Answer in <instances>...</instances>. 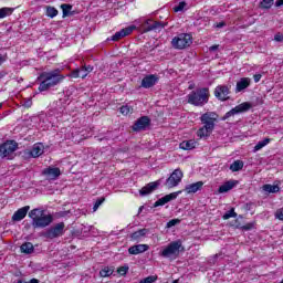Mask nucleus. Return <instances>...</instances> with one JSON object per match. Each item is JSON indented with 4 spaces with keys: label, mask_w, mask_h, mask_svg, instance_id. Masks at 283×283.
Listing matches in <instances>:
<instances>
[{
    "label": "nucleus",
    "mask_w": 283,
    "mask_h": 283,
    "mask_svg": "<svg viewBox=\"0 0 283 283\" xmlns=\"http://www.w3.org/2000/svg\"><path fill=\"white\" fill-rule=\"evenodd\" d=\"M134 30H136V27L134 25L122 29L111 38V41H120V39H124V36H129V34H132Z\"/></svg>",
    "instance_id": "obj_16"
},
{
    "label": "nucleus",
    "mask_w": 283,
    "mask_h": 283,
    "mask_svg": "<svg viewBox=\"0 0 283 283\" xmlns=\"http://www.w3.org/2000/svg\"><path fill=\"white\" fill-rule=\"evenodd\" d=\"M274 41H276V43H282L283 41V34L282 33H276L274 35Z\"/></svg>",
    "instance_id": "obj_47"
},
{
    "label": "nucleus",
    "mask_w": 283,
    "mask_h": 283,
    "mask_svg": "<svg viewBox=\"0 0 283 283\" xmlns=\"http://www.w3.org/2000/svg\"><path fill=\"white\" fill-rule=\"evenodd\" d=\"M104 202H105V198L97 199L94 203L93 211H98V207H101V205H103Z\"/></svg>",
    "instance_id": "obj_41"
},
{
    "label": "nucleus",
    "mask_w": 283,
    "mask_h": 283,
    "mask_svg": "<svg viewBox=\"0 0 283 283\" xmlns=\"http://www.w3.org/2000/svg\"><path fill=\"white\" fill-rule=\"evenodd\" d=\"M28 211H30V206L18 209L11 218L12 222H21V220L25 219V216H28Z\"/></svg>",
    "instance_id": "obj_18"
},
{
    "label": "nucleus",
    "mask_w": 283,
    "mask_h": 283,
    "mask_svg": "<svg viewBox=\"0 0 283 283\" xmlns=\"http://www.w3.org/2000/svg\"><path fill=\"white\" fill-rule=\"evenodd\" d=\"M23 107H27V108L32 107V99L31 98L24 99Z\"/></svg>",
    "instance_id": "obj_48"
},
{
    "label": "nucleus",
    "mask_w": 283,
    "mask_h": 283,
    "mask_svg": "<svg viewBox=\"0 0 283 283\" xmlns=\"http://www.w3.org/2000/svg\"><path fill=\"white\" fill-rule=\"evenodd\" d=\"M262 189H263V191H265V193L280 192V186H277V185L265 184V185H263Z\"/></svg>",
    "instance_id": "obj_26"
},
{
    "label": "nucleus",
    "mask_w": 283,
    "mask_h": 283,
    "mask_svg": "<svg viewBox=\"0 0 283 283\" xmlns=\"http://www.w3.org/2000/svg\"><path fill=\"white\" fill-rule=\"evenodd\" d=\"M4 62H6V57L0 56V65H3Z\"/></svg>",
    "instance_id": "obj_54"
},
{
    "label": "nucleus",
    "mask_w": 283,
    "mask_h": 283,
    "mask_svg": "<svg viewBox=\"0 0 283 283\" xmlns=\"http://www.w3.org/2000/svg\"><path fill=\"white\" fill-rule=\"evenodd\" d=\"M230 94H231L230 84H221L214 88V96L218 101H221V102L229 101L231 98Z\"/></svg>",
    "instance_id": "obj_10"
},
{
    "label": "nucleus",
    "mask_w": 283,
    "mask_h": 283,
    "mask_svg": "<svg viewBox=\"0 0 283 283\" xmlns=\"http://www.w3.org/2000/svg\"><path fill=\"white\" fill-rule=\"evenodd\" d=\"M119 112L120 114H123V116H127L128 114H132V107L125 105V106H122L119 108Z\"/></svg>",
    "instance_id": "obj_39"
},
{
    "label": "nucleus",
    "mask_w": 283,
    "mask_h": 283,
    "mask_svg": "<svg viewBox=\"0 0 283 283\" xmlns=\"http://www.w3.org/2000/svg\"><path fill=\"white\" fill-rule=\"evenodd\" d=\"M273 3H275V0H262L259 8L261 10H271V8H273Z\"/></svg>",
    "instance_id": "obj_31"
},
{
    "label": "nucleus",
    "mask_w": 283,
    "mask_h": 283,
    "mask_svg": "<svg viewBox=\"0 0 283 283\" xmlns=\"http://www.w3.org/2000/svg\"><path fill=\"white\" fill-rule=\"evenodd\" d=\"M114 273V268L113 266H105L99 271L101 277H109Z\"/></svg>",
    "instance_id": "obj_33"
},
{
    "label": "nucleus",
    "mask_w": 283,
    "mask_h": 283,
    "mask_svg": "<svg viewBox=\"0 0 283 283\" xmlns=\"http://www.w3.org/2000/svg\"><path fill=\"white\" fill-rule=\"evenodd\" d=\"M80 73H81L80 69H75V70H73V71L70 73V76H71V78H81V77H80Z\"/></svg>",
    "instance_id": "obj_44"
},
{
    "label": "nucleus",
    "mask_w": 283,
    "mask_h": 283,
    "mask_svg": "<svg viewBox=\"0 0 283 283\" xmlns=\"http://www.w3.org/2000/svg\"><path fill=\"white\" fill-rule=\"evenodd\" d=\"M282 6H283V0H276L275 1V7L276 8H282Z\"/></svg>",
    "instance_id": "obj_53"
},
{
    "label": "nucleus",
    "mask_w": 283,
    "mask_h": 283,
    "mask_svg": "<svg viewBox=\"0 0 283 283\" xmlns=\"http://www.w3.org/2000/svg\"><path fill=\"white\" fill-rule=\"evenodd\" d=\"M14 12V9L10 7H3L0 9V19H6V17H10Z\"/></svg>",
    "instance_id": "obj_32"
},
{
    "label": "nucleus",
    "mask_w": 283,
    "mask_h": 283,
    "mask_svg": "<svg viewBox=\"0 0 283 283\" xmlns=\"http://www.w3.org/2000/svg\"><path fill=\"white\" fill-rule=\"evenodd\" d=\"M253 80H254V83H260V81L262 80V74H254Z\"/></svg>",
    "instance_id": "obj_49"
},
{
    "label": "nucleus",
    "mask_w": 283,
    "mask_h": 283,
    "mask_svg": "<svg viewBox=\"0 0 283 283\" xmlns=\"http://www.w3.org/2000/svg\"><path fill=\"white\" fill-rule=\"evenodd\" d=\"M178 193L179 192H171L169 195H166L165 197L158 199L155 203L154 207H165V205H167V202H171V200H176V198H178Z\"/></svg>",
    "instance_id": "obj_20"
},
{
    "label": "nucleus",
    "mask_w": 283,
    "mask_h": 283,
    "mask_svg": "<svg viewBox=\"0 0 283 283\" xmlns=\"http://www.w3.org/2000/svg\"><path fill=\"white\" fill-rule=\"evenodd\" d=\"M202 127L197 130L198 138H209L216 129V123H218V114L213 112H207L200 116Z\"/></svg>",
    "instance_id": "obj_2"
},
{
    "label": "nucleus",
    "mask_w": 283,
    "mask_h": 283,
    "mask_svg": "<svg viewBox=\"0 0 283 283\" xmlns=\"http://www.w3.org/2000/svg\"><path fill=\"white\" fill-rule=\"evenodd\" d=\"M82 67H84V70L86 71V74H90V72H92L94 70V67H92V65L82 66Z\"/></svg>",
    "instance_id": "obj_51"
},
{
    "label": "nucleus",
    "mask_w": 283,
    "mask_h": 283,
    "mask_svg": "<svg viewBox=\"0 0 283 283\" xmlns=\"http://www.w3.org/2000/svg\"><path fill=\"white\" fill-rule=\"evenodd\" d=\"M44 151H45V146H43V144L41 143H36L33 145L29 154L31 158H39V156H43Z\"/></svg>",
    "instance_id": "obj_21"
},
{
    "label": "nucleus",
    "mask_w": 283,
    "mask_h": 283,
    "mask_svg": "<svg viewBox=\"0 0 283 283\" xmlns=\"http://www.w3.org/2000/svg\"><path fill=\"white\" fill-rule=\"evenodd\" d=\"M251 86V77H242L240 81L237 82L235 85V94H240V92H244L248 87Z\"/></svg>",
    "instance_id": "obj_19"
},
{
    "label": "nucleus",
    "mask_w": 283,
    "mask_h": 283,
    "mask_svg": "<svg viewBox=\"0 0 283 283\" xmlns=\"http://www.w3.org/2000/svg\"><path fill=\"white\" fill-rule=\"evenodd\" d=\"M250 108H251V103L249 102L239 104L234 108L226 113L223 119L227 120V118H231V116H235L237 114H243V112H249Z\"/></svg>",
    "instance_id": "obj_12"
},
{
    "label": "nucleus",
    "mask_w": 283,
    "mask_h": 283,
    "mask_svg": "<svg viewBox=\"0 0 283 283\" xmlns=\"http://www.w3.org/2000/svg\"><path fill=\"white\" fill-rule=\"evenodd\" d=\"M17 283H39L38 279H31L29 282H25L23 280H19Z\"/></svg>",
    "instance_id": "obj_50"
},
{
    "label": "nucleus",
    "mask_w": 283,
    "mask_h": 283,
    "mask_svg": "<svg viewBox=\"0 0 283 283\" xmlns=\"http://www.w3.org/2000/svg\"><path fill=\"white\" fill-rule=\"evenodd\" d=\"M223 220H229L230 218H238V213H235V209L234 208H231L229 211H227L224 214H223Z\"/></svg>",
    "instance_id": "obj_36"
},
{
    "label": "nucleus",
    "mask_w": 283,
    "mask_h": 283,
    "mask_svg": "<svg viewBox=\"0 0 283 283\" xmlns=\"http://www.w3.org/2000/svg\"><path fill=\"white\" fill-rule=\"evenodd\" d=\"M205 186V182L202 181H197L195 184L187 185L185 187L186 193H197V191H200L202 187Z\"/></svg>",
    "instance_id": "obj_23"
},
{
    "label": "nucleus",
    "mask_w": 283,
    "mask_h": 283,
    "mask_svg": "<svg viewBox=\"0 0 283 283\" xmlns=\"http://www.w3.org/2000/svg\"><path fill=\"white\" fill-rule=\"evenodd\" d=\"M172 283H178V281H174Z\"/></svg>",
    "instance_id": "obj_58"
},
{
    "label": "nucleus",
    "mask_w": 283,
    "mask_h": 283,
    "mask_svg": "<svg viewBox=\"0 0 283 283\" xmlns=\"http://www.w3.org/2000/svg\"><path fill=\"white\" fill-rule=\"evenodd\" d=\"M158 187H160V181L149 182L148 185H146L139 190V195L142 197L149 196V193H154V191H156Z\"/></svg>",
    "instance_id": "obj_15"
},
{
    "label": "nucleus",
    "mask_w": 283,
    "mask_h": 283,
    "mask_svg": "<svg viewBox=\"0 0 283 283\" xmlns=\"http://www.w3.org/2000/svg\"><path fill=\"white\" fill-rule=\"evenodd\" d=\"M165 25H167V24L148 19V20H145L139 25V30H140V32H143L145 34V33L151 32L154 30H163V28H165Z\"/></svg>",
    "instance_id": "obj_9"
},
{
    "label": "nucleus",
    "mask_w": 283,
    "mask_h": 283,
    "mask_svg": "<svg viewBox=\"0 0 283 283\" xmlns=\"http://www.w3.org/2000/svg\"><path fill=\"white\" fill-rule=\"evenodd\" d=\"M42 174L48 180H56V178L61 176V169L56 167H49L44 169Z\"/></svg>",
    "instance_id": "obj_17"
},
{
    "label": "nucleus",
    "mask_w": 283,
    "mask_h": 283,
    "mask_svg": "<svg viewBox=\"0 0 283 283\" xmlns=\"http://www.w3.org/2000/svg\"><path fill=\"white\" fill-rule=\"evenodd\" d=\"M209 87L197 88L196 91H191L187 95V101L189 105H195V107H203L209 103Z\"/></svg>",
    "instance_id": "obj_4"
},
{
    "label": "nucleus",
    "mask_w": 283,
    "mask_h": 283,
    "mask_svg": "<svg viewBox=\"0 0 283 283\" xmlns=\"http://www.w3.org/2000/svg\"><path fill=\"white\" fill-rule=\"evenodd\" d=\"M29 218H31L33 229H45L52 224L54 218L52 214H45V210L35 208L29 212Z\"/></svg>",
    "instance_id": "obj_3"
},
{
    "label": "nucleus",
    "mask_w": 283,
    "mask_h": 283,
    "mask_svg": "<svg viewBox=\"0 0 283 283\" xmlns=\"http://www.w3.org/2000/svg\"><path fill=\"white\" fill-rule=\"evenodd\" d=\"M127 271H129V266H127V265L120 266L119 269H117V273L119 275H127Z\"/></svg>",
    "instance_id": "obj_43"
},
{
    "label": "nucleus",
    "mask_w": 283,
    "mask_h": 283,
    "mask_svg": "<svg viewBox=\"0 0 283 283\" xmlns=\"http://www.w3.org/2000/svg\"><path fill=\"white\" fill-rule=\"evenodd\" d=\"M148 230L147 229H140L135 231L134 233L130 234L132 240H140V238H145L147 235Z\"/></svg>",
    "instance_id": "obj_29"
},
{
    "label": "nucleus",
    "mask_w": 283,
    "mask_h": 283,
    "mask_svg": "<svg viewBox=\"0 0 283 283\" xmlns=\"http://www.w3.org/2000/svg\"><path fill=\"white\" fill-rule=\"evenodd\" d=\"M224 27V23L223 22H221V23H219L218 25H217V28H223Z\"/></svg>",
    "instance_id": "obj_55"
},
{
    "label": "nucleus",
    "mask_w": 283,
    "mask_h": 283,
    "mask_svg": "<svg viewBox=\"0 0 283 283\" xmlns=\"http://www.w3.org/2000/svg\"><path fill=\"white\" fill-rule=\"evenodd\" d=\"M218 48H220V45L214 44V45H212V46L209 48V51H210V52H216V50H218Z\"/></svg>",
    "instance_id": "obj_52"
},
{
    "label": "nucleus",
    "mask_w": 283,
    "mask_h": 283,
    "mask_svg": "<svg viewBox=\"0 0 283 283\" xmlns=\"http://www.w3.org/2000/svg\"><path fill=\"white\" fill-rule=\"evenodd\" d=\"M176 224H180V219H172L167 222V229H171V227H176Z\"/></svg>",
    "instance_id": "obj_42"
},
{
    "label": "nucleus",
    "mask_w": 283,
    "mask_h": 283,
    "mask_svg": "<svg viewBox=\"0 0 283 283\" xmlns=\"http://www.w3.org/2000/svg\"><path fill=\"white\" fill-rule=\"evenodd\" d=\"M184 249L182 241H172L159 252V255L167 260H178L180 251H184Z\"/></svg>",
    "instance_id": "obj_5"
},
{
    "label": "nucleus",
    "mask_w": 283,
    "mask_h": 283,
    "mask_svg": "<svg viewBox=\"0 0 283 283\" xmlns=\"http://www.w3.org/2000/svg\"><path fill=\"white\" fill-rule=\"evenodd\" d=\"M61 9H62V12H63V19H65V17H70V12H72V4H67V3H64V4H61Z\"/></svg>",
    "instance_id": "obj_34"
},
{
    "label": "nucleus",
    "mask_w": 283,
    "mask_h": 283,
    "mask_svg": "<svg viewBox=\"0 0 283 283\" xmlns=\"http://www.w3.org/2000/svg\"><path fill=\"white\" fill-rule=\"evenodd\" d=\"M147 249H149V245L147 244H137V245H133L128 249V253L130 255H138L140 253H145V251H147Z\"/></svg>",
    "instance_id": "obj_22"
},
{
    "label": "nucleus",
    "mask_w": 283,
    "mask_h": 283,
    "mask_svg": "<svg viewBox=\"0 0 283 283\" xmlns=\"http://www.w3.org/2000/svg\"><path fill=\"white\" fill-rule=\"evenodd\" d=\"M38 78L41 81L39 91L48 92L50 87H56V85L63 83L65 75L61 74V69H55L50 72H42Z\"/></svg>",
    "instance_id": "obj_1"
},
{
    "label": "nucleus",
    "mask_w": 283,
    "mask_h": 283,
    "mask_svg": "<svg viewBox=\"0 0 283 283\" xmlns=\"http://www.w3.org/2000/svg\"><path fill=\"white\" fill-rule=\"evenodd\" d=\"M19 144L14 140H8L0 145V158H10L17 151Z\"/></svg>",
    "instance_id": "obj_7"
},
{
    "label": "nucleus",
    "mask_w": 283,
    "mask_h": 283,
    "mask_svg": "<svg viewBox=\"0 0 283 283\" xmlns=\"http://www.w3.org/2000/svg\"><path fill=\"white\" fill-rule=\"evenodd\" d=\"M157 280H158V276L150 275V276H147L146 279L142 280L139 283H154Z\"/></svg>",
    "instance_id": "obj_40"
},
{
    "label": "nucleus",
    "mask_w": 283,
    "mask_h": 283,
    "mask_svg": "<svg viewBox=\"0 0 283 283\" xmlns=\"http://www.w3.org/2000/svg\"><path fill=\"white\" fill-rule=\"evenodd\" d=\"M255 223L250 222L247 223L245 226H237V229H241V231H251L252 229H254Z\"/></svg>",
    "instance_id": "obj_37"
},
{
    "label": "nucleus",
    "mask_w": 283,
    "mask_h": 283,
    "mask_svg": "<svg viewBox=\"0 0 283 283\" xmlns=\"http://www.w3.org/2000/svg\"><path fill=\"white\" fill-rule=\"evenodd\" d=\"M187 7V2L181 1L178 3V6L174 7V11L175 12H182V10H185V8Z\"/></svg>",
    "instance_id": "obj_38"
},
{
    "label": "nucleus",
    "mask_w": 283,
    "mask_h": 283,
    "mask_svg": "<svg viewBox=\"0 0 283 283\" xmlns=\"http://www.w3.org/2000/svg\"><path fill=\"white\" fill-rule=\"evenodd\" d=\"M22 253L30 255V253H34V245L31 242H25L20 247Z\"/></svg>",
    "instance_id": "obj_27"
},
{
    "label": "nucleus",
    "mask_w": 283,
    "mask_h": 283,
    "mask_svg": "<svg viewBox=\"0 0 283 283\" xmlns=\"http://www.w3.org/2000/svg\"><path fill=\"white\" fill-rule=\"evenodd\" d=\"M279 283H283V280L281 282H279Z\"/></svg>",
    "instance_id": "obj_59"
},
{
    "label": "nucleus",
    "mask_w": 283,
    "mask_h": 283,
    "mask_svg": "<svg viewBox=\"0 0 283 283\" xmlns=\"http://www.w3.org/2000/svg\"><path fill=\"white\" fill-rule=\"evenodd\" d=\"M65 233V223L60 222L55 226L51 227L44 232V238H48V240H54L56 238H61Z\"/></svg>",
    "instance_id": "obj_8"
},
{
    "label": "nucleus",
    "mask_w": 283,
    "mask_h": 283,
    "mask_svg": "<svg viewBox=\"0 0 283 283\" xmlns=\"http://www.w3.org/2000/svg\"><path fill=\"white\" fill-rule=\"evenodd\" d=\"M249 207H251V203H247V209H249Z\"/></svg>",
    "instance_id": "obj_56"
},
{
    "label": "nucleus",
    "mask_w": 283,
    "mask_h": 283,
    "mask_svg": "<svg viewBox=\"0 0 283 283\" xmlns=\"http://www.w3.org/2000/svg\"><path fill=\"white\" fill-rule=\"evenodd\" d=\"M182 170L175 169L169 178L166 180L165 186L168 187V189H174V187H178V185L182 182Z\"/></svg>",
    "instance_id": "obj_11"
},
{
    "label": "nucleus",
    "mask_w": 283,
    "mask_h": 283,
    "mask_svg": "<svg viewBox=\"0 0 283 283\" xmlns=\"http://www.w3.org/2000/svg\"><path fill=\"white\" fill-rule=\"evenodd\" d=\"M156 83H158V75H154V74L146 75L142 80L140 87H144V90H149L150 87H154Z\"/></svg>",
    "instance_id": "obj_14"
},
{
    "label": "nucleus",
    "mask_w": 283,
    "mask_h": 283,
    "mask_svg": "<svg viewBox=\"0 0 283 283\" xmlns=\"http://www.w3.org/2000/svg\"><path fill=\"white\" fill-rule=\"evenodd\" d=\"M242 169H244V161H242V160H234L230 165V170L233 171V172L242 171Z\"/></svg>",
    "instance_id": "obj_28"
},
{
    "label": "nucleus",
    "mask_w": 283,
    "mask_h": 283,
    "mask_svg": "<svg viewBox=\"0 0 283 283\" xmlns=\"http://www.w3.org/2000/svg\"><path fill=\"white\" fill-rule=\"evenodd\" d=\"M193 43V38L189 33H179L171 40L175 50H185Z\"/></svg>",
    "instance_id": "obj_6"
},
{
    "label": "nucleus",
    "mask_w": 283,
    "mask_h": 283,
    "mask_svg": "<svg viewBox=\"0 0 283 283\" xmlns=\"http://www.w3.org/2000/svg\"><path fill=\"white\" fill-rule=\"evenodd\" d=\"M87 76V71L85 67H80V78H85Z\"/></svg>",
    "instance_id": "obj_46"
},
{
    "label": "nucleus",
    "mask_w": 283,
    "mask_h": 283,
    "mask_svg": "<svg viewBox=\"0 0 283 283\" xmlns=\"http://www.w3.org/2000/svg\"><path fill=\"white\" fill-rule=\"evenodd\" d=\"M275 218H277V220H283V208L276 210Z\"/></svg>",
    "instance_id": "obj_45"
},
{
    "label": "nucleus",
    "mask_w": 283,
    "mask_h": 283,
    "mask_svg": "<svg viewBox=\"0 0 283 283\" xmlns=\"http://www.w3.org/2000/svg\"><path fill=\"white\" fill-rule=\"evenodd\" d=\"M197 146L198 142H196V139L184 140L179 145L180 149H184L185 151H191V149H196Z\"/></svg>",
    "instance_id": "obj_24"
},
{
    "label": "nucleus",
    "mask_w": 283,
    "mask_h": 283,
    "mask_svg": "<svg viewBox=\"0 0 283 283\" xmlns=\"http://www.w3.org/2000/svg\"><path fill=\"white\" fill-rule=\"evenodd\" d=\"M59 10L54 7H46V17H50V19H54V17H57Z\"/></svg>",
    "instance_id": "obj_35"
},
{
    "label": "nucleus",
    "mask_w": 283,
    "mask_h": 283,
    "mask_svg": "<svg viewBox=\"0 0 283 283\" xmlns=\"http://www.w3.org/2000/svg\"><path fill=\"white\" fill-rule=\"evenodd\" d=\"M149 125H151V119H149L147 116H142L135 122L132 129L133 132H145Z\"/></svg>",
    "instance_id": "obj_13"
},
{
    "label": "nucleus",
    "mask_w": 283,
    "mask_h": 283,
    "mask_svg": "<svg viewBox=\"0 0 283 283\" xmlns=\"http://www.w3.org/2000/svg\"><path fill=\"white\" fill-rule=\"evenodd\" d=\"M1 107H3V104L0 103V109H1Z\"/></svg>",
    "instance_id": "obj_57"
},
{
    "label": "nucleus",
    "mask_w": 283,
    "mask_h": 283,
    "mask_svg": "<svg viewBox=\"0 0 283 283\" xmlns=\"http://www.w3.org/2000/svg\"><path fill=\"white\" fill-rule=\"evenodd\" d=\"M237 184L238 182L233 181V180L227 181L226 184H223L219 187L218 192L227 193V192L231 191V189H233V187H235Z\"/></svg>",
    "instance_id": "obj_25"
},
{
    "label": "nucleus",
    "mask_w": 283,
    "mask_h": 283,
    "mask_svg": "<svg viewBox=\"0 0 283 283\" xmlns=\"http://www.w3.org/2000/svg\"><path fill=\"white\" fill-rule=\"evenodd\" d=\"M269 143H271V138H265L261 142H258V144L253 148V153L255 154V153L260 151V149H264V147H266V145H269Z\"/></svg>",
    "instance_id": "obj_30"
}]
</instances>
